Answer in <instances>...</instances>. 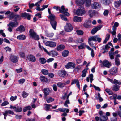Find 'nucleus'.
I'll list each match as a JSON object with an SVG mask.
<instances>
[{
  "mask_svg": "<svg viewBox=\"0 0 121 121\" xmlns=\"http://www.w3.org/2000/svg\"><path fill=\"white\" fill-rule=\"evenodd\" d=\"M103 3L104 5H107L110 3L109 0H103Z\"/></svg>",
  "mask_w": 121,
  "mask_h": 121,
  "instance_id": "obj_41",
  "label": "nucleus"
},
{
  "mask_svg": "<svg viewBox=\"0 0 121 121\" xmlns=\"http://www.w3.org/2000/svg\"><path fill=\"white\" fill-rule=\"evenodd\" d=\"M60 17H61V19L64 21L67 20V19L66 17H65L64 15H60Z\"/></svg>",
  "mask_w": 121,
  "mask_h": 121,
  "instance_id": "obj_54",
  "label": "nucleus"
},
{
  "mask_svg": "<svg viewBox=\"0 0 121 121\" xmlns=\"http://www.w3.org/2000/svg\"><path fill=\"white\" fill-rule=\"evenodd\" d=\"M73 27L72 25L70 23H67L65 29V31L67 32L71 31L73 30Z\"/></svg>",
  "mask_w": 121,
  "mask_h": 121,
  "instance_id": "obj_6",
  "label": "nucleus"
},
{
  "mask_svg": "<svg viewBox=\"0 0 121 121\" xmlns=\"http://www.w3.org/2000/svg\"><path fill=\"white\" fill-rule=\"evenodd\" d=\"M120 86L116 84L114 85L112 88V90L113 91H118L119 89Z\"/></svg>",
  "mask_w": 121,
  "mask_h": 121,
  "instance_id": "obj_30",
  "label": "nucleus"
},
{
  "mask_svg": "<svg viewBox=\"0 0 121 121\" xmlns=\"http://www.w3.org/2000/svg\"><path fill=\"white\" fill-rule=\"evenodd\" d=\"M48 18L51 21H55V17L54 15L51 14L49 16Z\"/></svg>",
  "mask_w": 121,
  "mask_h": 121,
  "instance_id": "obj_37",
  "label": "nucleus"
},
{
  "mask_svg": "<svg viewBox=\"0 0 121 121\" xmlns=\"http://www.w3.org/2000/svg\"><path fill=\"white\" fill-rule=\"evenodd\" d=\"M40 63L42 64H44L46 62V60L44 58H40L39 59Z\"/></svg>",
  "mask_w": 121,
  "mask_h": 121,
  "instance_id": "obj_25",
  "label": "nucleus"
},
{
  "mask_svg": "<svg viewBox=\"0 0 121 121\" xmlns=\"http://www.w3.org/2000/svg\"><path fill=\"white\" fill-rule=\"evenodd\" d=\"M68 11V9L67 8H65L64 6H62L60 8V11L61 13L64 14L65 15L68 16L69 15V14L67 12Z\"/></svg>",
  "mask_w": 121,
  "mask_h": 121,
  "instance_id": "obj_4",
  "label": "nucleus"
},
{
  "mask_svg": "<svg viewBox=\"0 0 121 121\" xmlns=\"http://www.w3.org/2000/svg\"><path fill=\"white\" fill-rule=\"evenodd\" d=\"M28 95V94L25 91H23L22 93V96L23 98L26 97Z\"/></svg>",
  "mask_w": 121,
  "mask_h": 121,
  "instance_id": "obj_53",
  "label": "nucleus"
},
{
  "mask_svg": "<svg viewBox=\"0 0 121 121\" xmlns=\"http://www.w3.org/2000/svg\"><path fill=\"white\" fill-rule=\"evenodd\" d=\"M50 22L52 27L55 30L57 26V22L55 21H51Z\"/></svg>",
  "mask_w": 121,
  "mask_h": 121,
  "instance_id": "obj_18",
  "label": "nucleus"
},
{
  "mask_svg": "<svg viewBox=\"0 0 121 121\" xmlns=\"http://www.w3.org/2000/svg\"><path fill=\"white\" fill-rule=\"evenodd\" d=\"M66 100L65 101V103H64V105L67 107H68V105H67L68 104H69L70 103L69 100L68 99H67L66 98Z\"/></svg>",
  "mask_w": 121,
  "mask_h": 121,
  "instance_id": "obj_47",
  "label": "nucleus"
},
{
  "mask_svg": "<svg viewBox=\"0 0 121 121\" xmlns=\"http://www.w3.org/2000/svg\"><path fill=\"white\" fill-rule=\"evenodd\" d=\"M14 18L15 19V22H17V20H20L21 18V16L19 15H15L14 17Z\"/></svg>",
  "mask_w": 121,
  "mask_h": 121,
  "instance_id": "obj_36",
  "label": "nucleus"
},
{
  "mask_svg": "<svg viewBox=\"0 0 121 121\" xmlns=\"http://www.w3.org/2000/svg\"><path fill=\"white\" fill-rule=\"evenodd\" d=\"M69 51L67 50H65L63 52L62 54L64 57H65L68 56Z\"/></svg>",
  "mask_w": 121,
  "mask_h": 121,
  "instance_id": "obj_29",
  "label": "nucleus"
},
{
  "mask_svg": "<svg viewBox=\"0 0 121 121\" xmlns=\"http://www.w3.org/2000/svg\"><path fill=\"white\" fill-rule=\"evenodd\" d=\"M89 13L91 17H92L93 15L95 14V12L94 11L91 10L89 11Z\"/></svg>",
  "mask_w": 121,
  "mask_h": 121,
  "instance_id": "obj_45",
  "label": "nucleus"
},
{
  "mask_svg": "<svg viewBox=\"0 0 121 121\" xmlns=\"http://www.w3.org/2000/svg\"><path fill=\"white\" fill-rule=\"evenodd\" d=\"M108 119V117H107L103 115L100 117V121H105L107 120Z\"/></svg>",
  "mask_w": 121,
  "mask_h": 121,
  "instance_id": "obj_35",
  "label": "nucleus"
},
{
  "mask_svg": "<svg viewBox=\"0 0 121 121\" xmlns=\"http://www.w3.org/2000/svg\"><path fill=\"white\" fill-rule=\"evenodd\" d=\"M85 11L83 7L81 6L77 10L76 14L78 15H82L84 14Z\"/></svg>",
  "mask_w": 121,
  "mask_h": 121,
  "instance_id": "obj_2",
  "label": "nucleus"
},
{
  "mask_svg": "<svg viewBox=\"0 0 121 121\" xmlns=\"http://www.w3.org/2000/svg\"><path fill=\"white\" fill-rule=\"evenodd\" d=\"M86 70L84 69L82 71V76L83 77H85L87 73Z\"/></svg>",
  "mask_w": 121,
  "mask_h": 121,
  "instance_id": "obj_51",
  "label": "nucleus"
},
{
  "mask_svg": "<svg viewBox=\"0 0 121 121\" xmlns=\"http://www.w3.org/2000/svg\"><path fill=\"white\" fill-rule=\"evenodd\" d=\"M78 82V80L77 79L73 80L72 81L71 84L72 85L75 83L76 84Z\"/></svg>",
  "mask_w": 121,
  "mask_h": 121,
  "instance_id": "obj_57",
  "label": "nucleus"
},
{
  "mask_svg": "<svg viewBox=\"0 0 121 121\" xmlns=\"http://www.w3.org/2000/svg\"><path fill=\"white\" fill-rule=\"evenodd\" d=\"M20 56L21 58H24L25 57V54L22 52H21L19 53Z\"/></svg>",
  "mask_w": 121,
  "mask_h": 121,
  "instance_id": "obj_52",
  "label": "nucleus"
},
{
  "mask_svg": "<svg viewBox=\"0 0 121 121\" xmlns=\"http://www.w3.org/2000/svg\"><path fill=\"white\" fill-rule=\"evenodd\" d=\"M57 85L58 87L61 88H62L65 86L64 83L61 82L57 83Z\"/></svg>",
  "mask_w": 121,
  "mask_h": 121,
  "instance_id": "obj_44",
  "label": "nucleus"
},
{
  "mask_svg": "<svg viewBox=\"0 0 121 121\" xmlns=\"http://www.w3.org/2000/svg\"><path fill=\"white\" fill-rule=\"evenodd\" d=\"M9 108L14 109V111L16 112H21L22 110V108L20 106L16 107L10 105Z\"/></svg>",
  "mask_w": 121,
  "mask_h": 121,
  "instance_id": "obj_9",
  "label": "nucleus"
},
{
  "mask_svg": "<svg viewBox=\"0 0 121 121\" xmlns=\"http://www.w3.org/2000/svg\"><path fill=\"white\" fill-rule=\"evenodd\" d=\"M52 105L51 104H45L44 105V108L46 111H48Z\"/></svg>",
  "mask_w": 121,
  "mask_h": 121,
  "instance_id": "obj_38",
  "label": "nucleus"
},
{
  "mask_svg": "<svg viewBox=\"0 0 121 121\" xmlns=\"http://www.w3.org/2000/svg\"><path fill=\"white\" fill-rule=\"evenodd\" d=\"M73 21L75 22H79L82 21V19L81 17L75 16L73 18Z\"/></svg>",
  "mask_w": 121,
  "mask_h": 121,
  "instance_id": "obj_23",
  "label": "nucleus"
},
{
  "mask_svg": "<svg viewBox=\"0 0 121 121\" xmlns=\"http://www.w3.org/2000/svg\"><path fill=\"white\" fill-rule=\"evenodd\" d=\"M115 61L116 64L117 66L119 65L120 63L119 59L117 57H116L115 58Z\"/></svg>",
  "mask_w": 121,
  "mask_h": 121,
  "instance_id": "obj_40",
  "label": "nucleus"
},
{
  "mask_svg": "<svg viewBox=\"0 0 121 121\" xmlns=\"http://www.w3.org/2000/svg\"><path fill=\"white\" fill-rule=\"evenodd\" d=\"M103 65L108 68H109L111 66V63L107 60H103L102 62Z\"/></svg>",
  "mask_w": 121,
  "mask_h": 121,
  "instance_id": "obj_11",
  "label": "nucleus"
},
{
  "mask_svg": "<svg viewBox=\"0 0 121 121\" xmlns=\"http://www.w3.org/2000/svg\"><path fill=\"white\" fill-rule=\"evenodd\" d=\"M58 110L60 112H64L66 111V112L67 113H68L69 111V109H66V108H59L58 109Z\"/></svg>",
  "mask_w": 121,
  "mask_h": 121,
  "instance_id": "obj_33",
  "label": "nucleus"
},
{
  "mask_svg": "<svg viewBox=\"0 0 121 121\" xmlns=\"http://www.w3.org/2000/svg\"><path fill=\"white\" fill-rule=\"evenodd\" d=\"M41 72L42 74L45 75L48 74V73L47 70L44 69H42L41 71Z\"/></svg>",
  "mask_w": 121,
  "mask_h": 121,
  "instance_id": "obj_50",
  "label": "nucleus"
},
{
  "mask_svg": "<svg viewBox=\"0 0 121 121\" xmlns=\"http://www.w3.org/2000/svg\"><path fill=\"white\" fill-rule=\"evenodd\" d=\"M113 83L114 84H117L119 85H120L121 84L120 82L116 79H114L113 81Z\"/></svg>",
  "mask_w": 121,
  "mask_h": 121,
  "instance_id": "obj_55",
  "label": "nucleus"
},
{
  "mask_svg": "<svg viewBox=\"0 0 121 121\" xmlns=\"http://www.w3.org/2000/svg\"><path fill=\"white\" fill-rule=\"evenodd\" d=\"M16 98L17 96H16L14 97L11 96L10 98V99L11 101H13L15 100L16 99Z\"/></svg>",
  "mask_w": 121,
  "mask_h": 121,
  "instance_id": "obj_61",
  "label": "nucleus"
},
{
  "mask_svg": "<svg viewBox=\"0 0 121 121\" xmlns=\"http://www.w3.org/2000/svg\"><path fill=\"white\" fill-rule=\"evenodd\" d=\"M32 109V108L31 106H28L25 107L23 109V111L24 112L26 111L27 110H30Z\"/></svg>",
  "mask_w": 121,
  "mask_h": 121,
  "instance_id": "obj_39",
  "label": "nucleus"
},
{
  "mask_svg": "<svg viewBox=\"0 0 121 121\" xmlns=\"http://www.w3.org/2000/svg\"><path fill=\"white\" fill-rule=\"evenodd\" d=\"M58 74L59 76L64 77L66 75V72L64 70L59 71L58 72Z\"/></svg>",
  "mask_w": 121,
  "mask_h": 121,
  "instance_id": "obj_15",
  "label": "nucleus"
},
{
  "mask_svg": "<svg viewBox=\"0 0 121 121\" xmlns=\"http://www.w3.org/2000/svg\"><path fill=\"white\" fill-rule=\"evenodd\" d=\"M28 60L32 62H35L36 60L35 57L33 55L31 54L28 55L26 57V60Z\"/></svg>",
  "mask_w": 121,
  "mask_h": 121,
  "instance_id": "obj_8",
  "label": "nucleus"
},
{
  "mask_svg": "<svg viewBox=\"0 0 121 121\" xmlns=\"http://www.w3.org/2000/svg\"><path fill=\"white\" fill-rule=\"evenodd\" d=\"M86 46L85 43H83L81 44L78 47L79 49H82L84 48Z\"/></svg>",
  "mask_w": 121,
  "mask_h": 121,
  "instance_id": "obj_48",
  "label": "nucleus"
},
{
  "mask_svg": "<svg viewBox=\"0 0 121 121\" xmlns=\"http://www.w3.org/2000/svg\"><path fill=\"white\" fill-rule=\"evenodd\" d=\"M76 3L78 5H82L84 3V0H76Z\"/></svg>",
  "mask_w": 121,
  "mask_h": 121,
  "instance_id": "obj_27",
  "label": "nucleus"
},
{
  "mask_svg": "<svg viewBox=\"0 0 121 121\" xmlns=\"http://www.w3.org/2000/svg\"><path fill=\"white\" fill-rule=\"evenodd\" d=\"M114 4L115 7L116 8H118L121 4V0L115 2Z\"/></svg>",
  "mask_w": 121,
  "mask_h": 121,
  "instance_id": "obj_24",
  "label": "nucleus"
},
{
  "mask_svg": "<svg viewBox=\"0 0 121 121\" xmlns=\"http://www.w3.org/2000/svg\"><path fill=\"white\" fill-rule=\"evenodd\" d=\"M35 118H28L26 119V121H35Z\"/></svg>",
  "mask_w": 121,
  "mask_h": 121,
  "instance_id": "obj_64",
  "label": "nucleus"
},
{
  "mask_svg": "<svg viewBox=\"0 0 121 121\" xmlns=\"http://www.w3.org/2000/svg\"><path fill=\"white\" fill-rule=\"evenodd\" d=\"M48 5H43L42 6L43 8L41 9H40L39 10V11H42V10H44L45 8H47L48 7Z\"/></svg>",
  "mask_w": 121,
  "mask_h": 121,
  "instance_id": "obj_56",
  "label": "nucleus"
},
{
  "mask_svg": "<svg viewBox=\"0 0 121 121\" xmlns=\"http://www.w3.org/2000/svg\"><path fill=\"white\" fill-rule=\"evenodd\" d=\"M119 52V51L117 50L113 52H109V55L110 58L111 59H114V55L115 54H117Z\"/></svg>",
  "mask_w": 121,
  "mask_h": 121,
  "instance_id": "obj_12",
  "label": "nucleus"
},
{
  "mask_svg": "<svg viewBox=\"0 0 121 121\" xmlns=\"http://www.w3.org/2000/svg\"><path fill=\"white\" fill-rule=\"evenodd\" d=\"M0 34L1 35L4 37H5L6 36L5 34L3 32V30H0Z\"/></svg>",
  "mask_w": 121,
  "mask_h": 121,
  "instance_id": "obj_60",
  "label": "nucleus"
},
{
  "mask_svg": "<svg viewBox=\"0 0 121 121\" xmlns=\"http://www.w3.org/2000/svg\"><path fill=\"white\" fill-rule=\"evenodd\" d=\"M49 55H52L53 56H56L57 55V53L54 51H51L48 54Z\"/></svg>",
  "mask_w": 121,
  "mask_h": 121,
  "instance_id": "obj_34",
  "label": "nucleus"
},
{
  "mask_svg": "<svg viewBox=\"0 0 121 121\" xmlns=\"http://www.w3.org/2000/svg\"><path fill=\"white\" fill-rule=\"evenodd\" d=\"M44 95L45 96L48 95L50 92V90L48 88H45L44 89Z\"/></svg>",
  "mask_w": 121,
  "mask_h": 121,
  "instance_id": "obj_26",
  "label": "nucleus"
},
{
  "mask_svg": "<svg viewBox=\"0 0 121 121\" xmlns=\"http://www.w3.org/2000/svg\"><path fill=\"white\" fill-rule=\"evenodd\" d=\"M118 71V68L116 67H114L110 69L109 70L108 72L111 75H115Z\"/></svg>",
  "mask_w": 121,
  "mask_h": 121,
  "instance_id": "obj_3",
  "label": "nucleus"
},
{
  "mask_svg": "<svg viewBox=\"0 0 121 121\" xmlns=\"http://www.w3.org/2000/svg\"><path fill=\"white\" fill-rule=\"evenodd\" d=\"M54 60V59L53 58H50L46 60V62L48 63H50L51 62Z\"/></svg>",
  "mask_w": 121,
  "mask_h": 121,
  "instance_id": "obj_58",
  "label": "nucleus"
},
{
  "mask_svg": "<svg viewBox=\"0 0 121 121\" xmlns=\"http://www.w3.org/2000/svg\"><path fill=\"white\" fill-rule=\"evenodd\" d=\"M43 0H40L39 1H38L35 4V6H36L37 7L36 9L37 10L39 11L40 8V4L41 3Z\"/></svg>",
  "mask_w": 121,
  "mask_h": 121,
  "instance_id": "obj_19",
  "label": "nucleus"
},
{
  "mask_svg": "<svg viewBox=\"0 0 121 121\" xmlns=\"http://www.w3.org/2000/svg\"><path fill=\"white\" fill-rule=\"evenodd\" d=\"M109 11L108 10H105L103 13V14L104 16H107L108 14Z\"/></svg>",
  "mask_w": 121,
  "mask_h": 121,
  "instance_id": "obj_62",
  "label": "nucleus"
},
{
  "mask_svg": "<svg viewBox=\"0 0 121 121\" xmlns=\"http://www.w3.org/2000/svg\"><path fill=\"white\" fill-rule=\"evenodd\" d=\"M65 48V46L63 45H61L58 46L57 50H61Z\"/></svg>",
  "mask_w": 121,
  "mask_h": 121,
  "instance_id": "obj_42",
  "label": "nucleus"
},
{
  "mask_svg": "<svg viewBox=\"0 0 121 121\" xmlns=\"http://www.w3.org/2000/svg\"><path fill=\"white\" fill-rule=\"evenodd\" d=\"M21 16L22 17H24L25 18L27 17V19L28 20H30L31 18L30 15L27 13H22Z\"/></svg>",
  "mask_w": 121,
  "mask_h": 121,
  "instance_id": "obj_16",
  "label": "nucleus"
},
{
  "mask_svg": "<svg viewBox=\"0 0 121 121\" xmlns=\"http://www.w3.org/2000/svg\"><path fill=\"white\" fill-rule=\"evenodd\" d=\"M89 40H92L95 41H97L98 42H100L101 41V39L99 37V35H95L89 38Z\"/></svg>",
  "mask_w": 121,
  "mask_h": 121,
  "instance_id": "obj_5",
  "label": "nucleus"
},
{
  "mask_svg": "<svg viewBox=\"0 0 121 121\" xmlns=\"http://www.w3.org/2000/svg\"><path fill=\"white\" fill-rule=\"evenodd\" d=\"M102 26H99L97 27L94 28L92 30L91 33L92 34H94L95 33L97 32L102 27Z\"/></svg>",
  "mask_w": 121,
  "mask_h": 121,
  "instance_id": "obj_13",
  "label": "nucleus"
},
{
  "mask_svg": "<svg viewBox=\"0 0 121 121\" xmlns=\"http://www.w3.org/2000/svg\"><path fill=\"white\" fill-rule=\"evenodd\" d=\"M25 29L24 26L23 25H21L16 30L17 31L21 32H23L25 31Z\"/></svg>",
  "mask_w": 121,
  "mask_h": 121,
  "instance_id": "obj_21",
  "label": "nucleus"
},
{
  "mask_svg": "<svg viewBox=\"0 0 121 121\" xmlns=\"http://www.w3.org/2000/svg\"><path fill=\"white\" fill-rule=\"evenodd\" d=\"M14 16L15 15L14 14V13L13 12H11V14L9 16V18L10 20H12L13 18H14Z\"/></svg>",
  "mask_w": 121,
  "mask_h": 121,
  "instance_id": "obj_46",
  "label": "nucleus"
},
{
  "mask_svg": "<svg viewBox=\"0 0 121 121\" xmlns=\"http://www.w3.org/2000/svg\"><path fill=\"white\" fill-rule=\"evenodd\" d=\"M11 22L8 25L9 26H10L12 27H17L18 25V23L17 22Z\"/></svg>",
  "mask_w": 121,
  "mask_h": 121,
  "instance_id": "obj_20",
  "label": "nucleus"
},
{
  "mask_svg": "<svg viewBox=\"0 0 121 121\" xmlns=\"http://www.w3.org/2000/svg\"><path fill=\"white\" fill-rule=\"evenodd\" d=\"M45 34L46 36L49 37H52L54 35V34L53 33H48L47 31L45 32Z\"/></svg>",
  "mask_w": 121,
  "mask_h": 121,
  "instance_id": "obj_28",
  "label": "nucleus"
},
{
  "mask_svg": "<svg viewBox=\"0 0 121 121\" xmlns=\"http://www.w3.org/2000/svg\"><path fill=\"white\" fill-rule=\"evenodd\" d=\"M4 49H5L6 52L7 51H9L10 52L11 51V48L9 47H7L5 48Z\"/></svg>",
  "mask_w": 121,
  "mask_h": 121,
  "instance_id": "obj_63",
  "label": "nucleus"
},
{
  "mask_svg": "<svg viewBox=\"0 0 121 121\" xmlns=\"http://www.w3.org/2000/svg\"><path fill=\"white\" fill-rule=\"evenodd\" d=\"M92 8L94 9H100L101 5L98 3L95 2L93 4L91 5Z\"/></svg>",
  "mask_w": 121,
  "mask_h": 121,
  "instance_id": "obj_10",
  "label": "nucleus"
},
{
  "mask_svg": "<svg viewBox=\"0 0 121 121\" xmlns=\"http://www.w3.org/2000/svg\"><path fill=\"white\" fill-rule=\"evenodd\" d=\"M17 38L20 40H23L25 38V36L23 35H20L17 37Z\"/></svg>",
  "mask_w": 121,
  "mask_h": 121,
  "instance_id": "obj_31",
  "label": "nucleus"
},
{
  "mask_svg": "<svg viewBox=\"0 0 121 121\" xmlns=\"http://www.w3.org/2000/svg\"><path fill=\"white\" fill-rule=\"evenodd\" d=\"M77 34L79 35H83L84 32L83 31L80 30H77L76 31Z\"/></svg>",
  "mask_w": 121,
  "mask_h": 121,
  "instance_id": "obj_43",
  "label": "nucleus"
},
{
  "mask_svg": "<svg viewBox=\"0 0 121 121\" xmlns=\"http://www.w3.org/2000/svg\"><path fill=\"white\" fill-rule=\"evenodd\" d=\"M84 2L85 5L86 6L89 7L90 6L91 4V0H85Z\"/></svg>",
  "mask_w": 121,
  "mask_h": 121,
  "instance_id": "obj_32",
  "label": "nucleus"
},
{
  "mask_svg": "<svg viewBox=\"0 0 121 121\" xmlns=\"http://www.w3.org/2000/svg\"><path fill=\"white\" fill-rule=\"evenodd\" d=\"M54 100V99L51 97H49L46 100L48 103H49L52 102Z\"/></svg>",
  "mask_w": 121,
  "mask_h": 121,
  "instance_id": "obj_49",
  "label": "nucleus"
},
{
  "mask_svg": "<svg viewBox=\"0 0 121 121\" xmlns=\"http://www.w3.org/2000/svg\"><path fill=\"white\" fill-rule=\"evenodd\" d=\"M11 60L13 62L16 63L18 61V57L16 56H12L11 57Z\"/></svg>",
  "mask_w": 121,
  "mask_h": 121,
  "instance_id": "obj_17",
  "label": "nucleus"
},
{
  "mask_svg": "<svg viewBox=\"0 0 121 121\" xmlns=\"http://www.w3.org/2000/svg\"><path fill=\"white\" fill-rule=\"evenodd\" d=\"M9 104V103L7 101H5L1 104V106H5Z\"/></svg>",
  "mask_w": 121,
  "mask_h": 121,
  "instance_id": "obj_59",
  "label": "nucleus"
},
{
  "mask_svg": "<svg viewBox=\"0 0 121 121\" xmlns=\"http://www.w3.org/2000/svg\"><path fill=\"white\" fill-rule=\"evenodd\" d=\"M45 44L46 45L51 47H55L56 45V43L52 41H47Z\"/></svg>",
  "mask_w": 121,
  "mask_h": 121,
  "instance_id": "obj_7",
  "label": "nucleus"
},
{
  "mask_svg": "<svg viewBox=\"0 0 121 121\" xmlns=\"http://www.w3.org/2000/svg\"><path fill=\"white\" fill-rule=\"evenodd\" d=\"M75 65L73 63L69 62L67 64L65 65V67L67 69H69L71 67L74 68H75Z\"/></svg>",
  "mask_w": 121,
  "mask_h": 121,
  "instance_id": "obj_14",
  "label": "nucleus"
},
{
  "mask_svg": "<svg viewBox=\"0 0 121 121\" xmlns=\"http://www.w3.org/2000/svg\"><path fill=\"white\" fill-rule=\"evenodd\" d=\"M40 79L41 81L43 82H48V80L47 78L43 76H40Z\"/></svg>",
  "mask_w": 121,
  "mask_h": 121,
  "instance_id": "obj_22",
  "label": "nucleus"
},
{
  "mask_svg": "<svg viewBox=\"0 0 121 121\" xmlns=\"http://www.w3.org/2000/svg\"><path fill=\"white\" fill-rule=\"evenodd\" d=\"M30 34L32 38L35 40H38L39 39V36L37 35L33 30L32 29H30L29 31Z\"/></svg>",
  "mask_w": 121,
  "mask_h": 121,
  "instance_id": "obj_1",
  "label": "nucleus"
}]
</instances>
